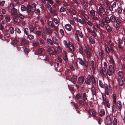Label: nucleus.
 I'll return each instance as SVG.
<instances>
[{"label":"nucleus","instance_id":"nucleus-37","mask_svg":"<svg viewBox=\"0 0 125 125\" xmlns=\"http://www.w3.org/2000/svg\"><path fill=\"white\" fill-rule=\"evenodd\" d=\"M118 74L120 78H123V74L122 71H119L118 72Z\"/></svg>","mask_w":125,"mask_h":125},{"label":"nucleus","instance_id":"nucleus-42","mask_svg":"<svg viewBox=\"0 0 125 125\" xmlns=\"http://www.w3.org/2000/svg\"><path fill=\"white\" fill-rule=\"evenodd\" d=\"M86 94L85 93H84L83 95V98L84 101L87 100V98L86 97Z\"/></svg>","mask_w":125,"mask_h":125},{"label":"nucleus","instance_id":"nucleus-4","mask_svg":"<svg viewBox=\"0 0 125 125\" xmlns=\"http://www.w3.org/2000/svg\"><path fill=\"white\" fill-rule=\"evenodd\" d=\"M84 52L86 53L87 57L88 60H90L91 58L92 55V53L87 49H84Z\"/></svg>","mask_w":125,"mask_h":125},{"label":"nucleus","instance_id":"nucleus-59","mask_svg":"<svg viewBox=\"0 0 125 125\" xmlns=\"http://www.w3.org/2000/svg\"><path fill=\"white\" fill-rule=\"evenodd\" d=\"M71 12L74 15H75L77 14V12L74 9L71 10Z\"/></svg>","mask_w":125,"mask_h":125},{"label":"nucleus","instance_id":"nucleus-9","mask_svg":"<svg viewBox=\"0 0 125 125\" xmlns=\"http://www.w3.org/2000/svg\"><path fill=\"white\" fill-rule=\"evenodd\" d=\"M103 18L102 19L103 21L106 23H108L110 22V18L108 17H103Z\"/></svg>","mask_w":125,"mask_h":125},{"label":"nucleus","instance_id":"nucleus-27","mask_svg":"<svg viewBox=\"0 0 125 125\" xmlns=\"http://www.w3.org/2000/svg\"><path fill=\"white\" fill-rule=\"evenodd\" d=\"M91 82L92 83L94 84H95L96 83V81L95 80V78L94 76L92 75L91 76Z\"/></svg>","mask_w":125,"mask_h":125},{"label":"nucleus","instance_id":"nucleus-19","mask_svg":"<svg viewBox=\"0 0 125 125\" xmlns=\"http://www.w3.org/2000/svg\"><path fill=\"white\" fill-rule=\"evenodd\" d=\"M104 47L105 48V50L106 52L108 53H109L110 52L109 48L106 45H104Z\"/></svg>","mask_w":125,"mask_h":125},{"label":"nucleus","instance_id":"nucleus-51","mask_svg":"<svg viewBox=\"0 0 125 125\" xmlns=\"http://www.w3.org/2000/svg\"><path fill=\"white\" fill-rule=\"evenodd\" d=\"M34 36L31 34H30L28 35V37L30 40H31L34 39Z\"/></svg>","mask_w":125,"mask_h":125},{"label":"nucleus","instance_id":"nucleus-1","mask_svg":"<svg viewBox=\"0 0 125 125\" xmlns=\"http://www.w3.org/2000/svg\"><path fill=\"white\" fill-rule=\"evenodd\" d=\"M104 11V8L102 6H100L98 9L97 10L96 13L101 18H103L104 15V14L103 13Z\"/></svg>","mask_w":125,"mask_h":125},{"label":"nucleus","instance_id":"nucleus-6","mask_svg":"<svg viewBox=\"0 0 125 125\" xmlns=\"http://www.w3.org/2000/svg\"><path fill=\"white\" fill-rule=\"evenodd\" d=\"M68 46L67 47L69 48V50L72 52H73L74 50V48L73 44L71 42H69Z\"/></svg>","mask_w":125,"mask_h":125},{"label":"nucleus","instance_id":"nucleus-55","mask_svg":"<svg viewBox=\"0 0 125 125\" xmlns=\"http://www.w3.org/2000/svg\"><path fill=\"white\" fill-rule=\"evenodd\" d=\"M122 21L120 19H116L115 22L117 23L116 24H121Z\"/></svg>","mask_w":125,"mask_h":125},{"label":"nucleus","instance_id":"nucleus-28","mask_svg":"<svg viewBox=\"0 0 125 125\" xmlns=\"http://www.w3.org/2000/svg\"><path fill=\"white\" fill-rule=\"evenodd\" d=\"M9 30H10V34H12L13 33L14 31V29L13 27H10L9 28Z\"/></svg>","mask_w":125,"mask_h":125},{"label":"nucleus","instance_id":"nucleus-38","mask_svg":"<svg viewBox=\"0 0 125 125\" xmlns=\"http://www.w3.org/2000/svg\"><path fill=\"white\" fill-rule=\"evenodd\" d=\"M116 106L115 105H113V106L112 109V113L114 114H115V113L116 112Z\"/></svg>","mask_w":125,"mask_h":125},{"label":"nucleus","instance_id":"nucleus-61","mask_svg":"<svg viewBox=\"0 0 125 125\" xmlns=\"http://www.w3.org/2000/svg\"><path fill=\"white\" fill-rule=\"evenodd\" d=\"M76 99L78 100L80 98L81 99L82 98L81 96L79 94H76Z\"/></svg>","mask_w":125,"mask_h":125},{"label":"nucleus","instance_id":"nucleus-14","mask_svg":"<svg viewBox=\"0 0 125 125\" xmlns=\"http://www.w3.org/2000/svg\"><path fill=\"white\" fill-rule=\"evenodd\" d=\"M64 27L67 30L69 31H70L72 29V27L69 24H66L64 26Z\"/></svg>","mask_w":125,"mask_h":125},{"label":"nucleus","instance_id":"nucleus-32","mask_svg":"<svg viewBox=\"0 0 125 125\" xmlns=\"http://www.w3.org/2000/svg\"><path fill=\"white\" fill-rule=\"evenodd\" d=\"M76 32L77 34V35H78V34L80 37L82 38L83 37V34L82 32L81 31L79 30H77L76 31Z\"/></svg>","mask_w":125,"mask_h":125},{"label":"nucleus","instance_id":"nucleus-41","mask_svg":"<svg viewBox=\"0 0 125 125\" xmlns=\"http://www.w3.org/2000/svg\"><path fill=\"white\" fill-rule=\"evenodd\" d=\"M99 24L102 27L104 28V23L102 20V21L99 22Z\"/></svg>","mask_w":125,"mask_h":125},{"label":"nucleus","instance_id":"nucleus-45","mask_svg":"<svg viewBox=\"0 0 125 125\" xmlns=\"http://www.w3.org/2000/svg\"><path fill=\"white\" fill-rule=\"evenodd\" d=\"M109 62L112 63L113 64H115L114 61V60L113 58L112 57H111L110 58V60Z\"/></svg>","mask_w":125,"mask_h":125},{"label":"nucleus","instance_id":"nucleus-46","mask_svg":"<svg viewBox=\"0 0 125 125\" xmlns=\"http://www.w3.org/2000/svg\"><path fill=\"white\" fill-rule=\"evenodd\" d=\"M68 87L69 89L71 91H74V87L72 85L71 86H70L69 85H68Z\"/></svg>","mask_w":125,"mask_h":125},{"label":"nucleus","instance_id":"nucleus-50","mask_svg":"<svg viewBox=\"0 0 125 125\" xmlns=\"http://www.w3.org/2000/svg\"><path fill=\"white\" fill-rule=\"evenodd\" d=\"M123 40H121L120 38H118L117 40V41L119 44H123Z\"/></svg>","mask_w":125,"mask_h":125},{"label":"nucleus","instance_id":"nucleus-36","mask_svg":"<svg viewBox=\"0 0 125 125\" xmlns=\"http://www.w3.org/2000/svg\"><path fill=\"white\" fill-rule=\"evenodd\" d=\"M46 30L48 32V34H50L52 32V31L51 29L50 28H47L46 27L45 28Z\"/></svg>","mask_w":125,"mask_h":125},{"label":"nucleus","instance_id":"nucleus-11","mask_svg":"<svg viewBox=\"0 0 125 125\" xmlns=\"http://www.w3.org/2000/svg\"><path fill=\"white\" fill-rule=\"evenodd\" d=\"M90 65L91 66L93 70H95V68L94 67V62L93 61L90 60L89 62Z\"/></svg>","mask_w":125,"mask_h":125},{"label":"nucleus","instance_id":"nucleus-15","mask_svg":"<svg viewBox=\"0 0 125 125\" xmlns=\"http://www.w3.org/2000/svg\"><path fill=\"white\" fill-rule=\"evenodd\" d=\"M118 109L119 111H120L122 108V104L121 101H118L117 102Z\"/></svg>","mask_w":125,"mask_h":125},{"label":"nucleus","instance_id":"nucleus-58","mask_svg":"<svg viewBox=\"0 0 125 125\" xmlns=\"http://www.w3.org/2000/svg\"><path fill=\"white\" fill-rule=\"evenodd\" d=\"M60 11L61 12H63L65 11L66 9L63 7H62L60 9Z\"/></svg>","mask_w":125,"mask_h":125},{"label":"nucleus","instance_id":"nucleus-29","mask_svg":"<svg viewBox=\"0 0 125 125\" xmlns=\"http://www.w3.org/2000/svg\"><path fill=\"white\" fill-rule=\"evenodd\" d=\"M47 44L50 45H52L53 44L52 41L50 39L48 38L47 39Z\"/></svg>","mask_w":125,"mask_h":125},{"label":"nucleus","instance_id":"nucleus-40","mask_svg":"<svg viewBox=\"0 0 125 125\" xmlns=\"http://www.w3.org/2000/svg\"><path fill=\"white\" fill-rule=\"evenodd\" d=\"M34 12L35 13H36L37 15H39L40 13V11L38 9H35L34 10Z\"/></svg>","mask_w":125,"mask_h":125},{"label":"nucleus","instance_id":"nucleus-63","mask_svg":"<svg viewBox=\"0 0 125 125\" xmlns=\"http://www.w3.org/2000/svg\"><path fill=\"white\" fill-rule=\"evenodd\" d=\"M91 33H92V35L93 36L95 37L97 36V34L94 31H92L91 32Z\"/></svg>","mask_w":125,"mask_h":125},{"label":"nucleus","instance_id":"nucleus-54","mask_svg":"<svg viewBox=\"0 0 125 125\" xmlns=\"http://www.w3.org/2000/svg\"><path fill=\"white\" fill-rule=\"evenodd\" d=\"M85 21L84 20H82L79 19L78 20V22H79L80 23L82 24H84V22Z\"/></svg>","mask_w":125,"mask_h":125},{"label":"nucleus","instance_id":"nucleus-60","mask_svg":"<svg viewBox=\"0 0 125 125\" xmlns=\"http://www.w3.org/2000/svg\"><path fill=\"white\" fill-rule=\"evenodd\" d=\"M53 21L56 24H57L59 23V21L56 18H53Z\"/></svg>","mask_w":125,"mask_h":125},{"label":"nucleus","instance_id":"nucleus-47","mask_svg":"<svg viewBox=\"0 0 125 125\" xmlns=\"http://www.w3.org/2000/svg\"><path fill=\"white\" fill-rule=\"evenodd\" d=\"M79 52L80 53L82 54L83 53V49L82 47H80L79 48Z\"/></svg>","mask_w":125,"mask_h":125},{"label":"nucleus","instance_id":"nucleus-56","mask_svg":"<svg viewBox=\"0 0 125 125\" xmlns=\"http://www.w3.org/2000/svg\"><path fill=\"white\" fill-rule=\"evenodd\" d=\"M44 49L42 48H40L38 51V53L39 54H41L43 52Z\"/></svg>","mask_w":125,"mask_h":125},{"label":"nucleus","instance_id":"nucleus-17","mask_svg":"<svg viewBox=\"0 0 125 125\" xmlns=\"http://www.w3.org/2000/svg\"><path fill=\"white\" fill-rule=\"evenodd\" d=\"M104 52H100L99 53V57L100 59V60L102 61L104 59L103 54Z\"/></svg>","mask_w":125,"mask_h":125},{"label":"nucleus","instance_id":"nucleus-7","mask_svg":"<svg viewBox=\"0 0 125 125\" xmlns=\"http://www.w3.org/2000/svg\"><path fill=\"white\" fill-rule=\"evenodd\" d=\"M78 83L80 85H82L84 81V76H81L78 78Z\"/></svg>","mask_w":125,"mask_h":125},{"label":"nucleus","instance_id":"nucleus-2","mask_svg":"<svg viewBox=\"0 0 125 125\" xmlns=\"http://www.w3.org/2000/svg\"><path fill=\"white\" fill-rule=\"evenodd\" d=\"M77 59V61L82 66L84 65L86 68L88 67V61L85 60L84 62L83 60L80 58H78Z\"/></svg>","mask_w":125,"mask_h":125},{"label":"nucleus","instance_id":"nucleus-44","mask_svg":"<svg viewBox=\"0 0 125 125\" xmlns=\"http://www.w3.org/2000/svg\"><path fill=\"white\" fill-rule=\"evenodd\" d=\"M91 112L93 116L94 117H95L96 113L95 110L93 109H92L91 110Z\"/></svg>","mask_w":125,"mask_h":125},{"label":"nucleus","instance_id":"nucleus-3","mask_svg":"<svg viewBox=\"0 0 125 125\" xmlns=\"http://www.w3.org/2000/svg\"><path fill=\"white\" fill-rule=\"evenodd\" d=\"M115 72V69L114 66L112 65H110L109 67V68L107 70V74L111 76Z\"/></svg>","mask_w":125,"mask_h":125},{"label":"nucleus","instance_id":"nucleus-12","mask_svg":"<svg viewBox=\"0 0 125 125\" xmlns=\"http://www.w3.org/2000/svg\"><path fill=\"white\" fill-rule=\"evenodd\" d=\"M31 6L30 5L28 4L27 6L26 10L27 11V13L29 14V13H30L31 12Z\"/></svg>","mask_w":125,"mask_h":125},{"label":"nucleus","instance_id":"nucleus-22","mask_svg":"<svg viewBox=\"0 0 125 125\" xmlns=\"http://www.w3.org/2000/svg\"><path fill=\"white\" fill-rule=\"evenodd\" d=\"M27 42L26 40L25 39H23L22 40L21 44V46H23L25 45L26 44Z\"/></svg>","mask_w":125,"mask_h":125},{"label":"nucleus","instance_id":"nucleus-10","mask_svg":"<svg viewBox=\"0 0 125 125\" xmlns=\"http://www.w3.org/2000/svg\"><path fill=\"white\" fill-rule=\"evenodd\" d=\"M77 76H76L73 75L70 79V81L74 83H75V81L77 80Z\"/></svg>","mask_w":125,"mask_h":125},{"label":"nucleus","instance_id":"nucleus-26","mask_svg":"<svg viewBox=\"0 0 125 125\" xmlns=\"http://www.w3.org/2000/svg\"><path fill=\"white\" fill-rule=\"evenodd\" d=\"M48 25L51 28H52L54 27H55V26L54 25L53 22L51 21H50L48 22Z\"/></svg>","mask_w":125,"mask_h":125},{"label":"nucleus","instance_id":"nucleus-64","mask_svg":"<svg viewBox=\"0 0 125 125\" xmlns=\"http://www.w3.org/2000/svg\"><path fill=\"white\" fill-rule=\"evenodd\" d=\"M19 18L21 19H22L24 18V16L21 13H19L18 14Z\"/></svg>","mask_w":125,"mask_h":125},{"label":"nucleus","instance_id":"nucleus-39","mask_svg":"<svg viewBox=\"0 0 125 125\" xmlns=\"http://www.w3.org/2000/svg\"><path fill=\"white\" fill-rule=\"evenodd\" d=\"M24 52L26 54H28L30 52L29 49L26 48H25L24 50Z\"/></svg>","mask_w":125,"mask_h":125},{"label":"nucleus","instance_id":"nucleus-62","mask_svg":"<svg viewBox=\"0 0 125 125\" xmlns=\"http://www.w3.org/2000/svg\"><path fill=\"white\" fill-rule=\"evenodd\" d=\"M83 16L84 17L85 19L86 20H88L89 19V17L87 14H82Z\"/></svg>","mask_w":125,"mask_h":125},{"label":"nucleus","instance_id":"nucleus-16","mask_svg":"<svg viewBox=\"0 0 125 125\" xmlns=\"http://www.w3.org/2000/svg\"><path fill=\"white\" fill-rule=\"evenodd\" d=\"M64 54L63 55V59L64 60L67 62H68V59L67 56V53L66 51H65L64 52Z\"/></svg>","mask_w":125,"mask_h":125},{"label":"nucleus","instance_id":"nucleus-24","mask_svg":"<svg viewBox=\"0 0 125 125\" xmlns=\"http://www.w3.org/2000/svg\"><path fill=\"white\" fill-rule=\"evenodd\" d=\"M123 78H119L118 80L119 85L120 86H122L124 84V82L122 79Z\"/></svg>","mask_w":125,"mask_h":125},{"label":"nucleus","instance_id":"nucleus-52","mask_svg":"<svg viewBox=\"0 0 125 125\" xmlns=\"http://www.w3.org/2000/svg\"><path fill=\"white\" fill-rule=\"evenodd\" d=\"M60 32L62 36H64V32L63 29H61L60 30Z\"/></svg>","mask_w":125,"mask_h":125},{"label":"nucleus","instance_id":"nucleus-31","mask_svg":"<svg viewBox=\"0 0 125 125\" xmlns=\"http://www.w3.org/2000/svg\"><path fill=\"white\" fill-rule=\"evenodd\" d=\"M91 90L93 95H96V91L94 88H92Z\"/></svg>","mask_w":125,"mask_h":125},{"label":"nucleus","instance_id":"nucleus-5","mask_svg":"<svg viewBox=\"0 0 125 125\" xmlns=\"http://www.w3.org/2000/svg\"><path fill=\"white\" fill-rule=\"evenodd\" d=\"M91 76L90 74L88 75L87 78L85 80V82L88 85L91 84Z\"/></svg>","mask_w":125,"mask_h":125},{"label":"nucleus","instance_id":"nucleus-8","mask_svg":"<svg viewBox=\"0 0 125 125\" xmlns=\"http://www.w3.org/2000/svg\"><path fill=\"white\" fill-rule=\"evenodd\" d=\"M117 17H116L114 15H112L110 17V21H111L113 23L115 22L116 21V19L117 18Z\"/></svg>","mask_w":125,"mask_h":125},{"label":"nucleus","instance_id":"nucleus-48","mask_svg":"<svg viewBox=\"0 0 125 125\" xmlns=\"http://www.w3.org/2000/svg\"><path fill=\"white\" fill-rule=\"evenodd\" d=\"M90 41L91 43L92 44H94L95 43V42L94 40V39L92 38V37H91L90 38Z\"/></svg>","mask_w":125,"mask_h":125},{"label":"nucleus","instance_id":"nucleus-35","mask_svg":"<svg viewBox=\"0 0 125 125\" xmlns=\"http://www.w3.org/2000/svg\"><path fill=\"white\" fill-rule=\"evenodd\" d=\"M26 7L24 5H22L21 7V11H24L26 10Z\"/></svg>","mask_w":125,"mask_h":125},{"label":"nucleus","instance_id":"nucleus-34","mask_svg":"<svg viewBox=\"0 0 125 125\" xmlns=\"http://www.w3.org/2000/svg\"><path fill=\"white\" fill-rule=\"evenodd\" d=\"M90 13L91 15L93 16H94L95 14V11L93 9H92L90 11Z\"/></svg>","mask_w":125,"mask_h":125},{"label":"nucleus","instance_id":"nucleus-43","mask_svg":"<svg viewBox=\"0 0 125 125\" xmlns=\"http://www.w3.org/2000/svg\"><path fill=\"white\" fill-rule=\"evenodd\" d=\"M15 30L16 32L19 34H20L21 32L20 29L18 27H16L15 28Z\"/></svg>","mask_w":125,"mask_h":125},{"label":"nucleus","instance_id":"nucleus-18","mask_svg":"<svg viewBox=\"0 0 125 125\" xmlns=\"http://www.w3.org/2000/svg\"><path fill=\"white\" fill-rule=\"evenodd\" d=\"M54 50V49L53 48V49H52L51 48H50L48 49V51L50 54L51 55H53L54 53V52L53 51V50Z\"/></svg>","mask_w":125,"mask_h":125},{"label":"nucleus","instance_id":"nucleus-57","mask_svg":"<svg viewBox=\"0 0 125 125\" xmlns=\"http://www.w3.org/2000/svg\"><path fill=\"white\" fill-rule=\"evenodd\" d=\"M109 43L110 45L114 47V43L112 41L110 40L109 41Z\"/></svg>","mask_w":125,"mask_h":125},{"label":"nucleus","instance_id":"nucleus-25","mask_svg":"<svg viewBox=\"0 0 125 125\" xmlns=\"http://www.w3.org/2000/svg\"><path fill=\"white\" fill-rule=\"evenodd\" d=\"M100 73H102V74L103 75L105 76V75H107V71H106V69H104L103 68H102V70H101L100 71Z\"/></svg>","mask_w":125,"mask_h":125},{"label":"nucleus","instance_id":"nucleus-20","mask_svg":"<svg viewBox=\"0 0 125 125\" xmlns=\"http://www.w3.org/2000/svg\"><path fill=\"white\" fill-rule=\"evenodd\" d=\"M106 29L107 31L109 32L110 33L112 31V30L111 28L108 25H107L106 27Z\"/></svg>","mask_w":125,"mask_h":125},{"label":"nucleus","instance_id":"nucleus-33","mask_svg":"<svg viewBox=\"0 0 125 125\" xmlns=\"http://www.w3.org/2000/svg\"><path fill=\"white\" fill-rule=\"evenodd\" d=\"M57 50L59 53H61L62 52V50L61 47L59 46H58L57 47Z\"/></svg>","mask_w":125,"mask_h":125},{"label":"nucleus","instance_id":"nucleus-23","mask_svg":"<svg viewBox=\"0 0 125 125\" xmlns=\"http://www.w3.org/2000/svg\"><path fill=\"white\" fill-rule=\"evenodd\" d=\"M39 41L40 45H43L45 44V42L44 41V39L42 38H40L39 39Z\"/></svg>","mask_w":125,"mask_h":125},{"label":"nucleus","instance_id":"nucleus-30","mask_svg":"<svg viewBox=\"0 0 125 125\" xmlns=\"http://www.w3.org/2000/svg\"><path fill=\"white\" fill-rule=\"evenodd\" d=\"M106 120L108 122V123H109L110 125H111L112 124L111 121V119L110 117V116H107L106 117Z\"/></svg>","mask_w":125,"mask_h":125},{"label":"nucleus","instance_id":"nucleus-53","mask_svg":"<svg viewBox=\"0 0 125 125\" xmlns=\"http://www.w3.org/2000/svg\"><path fill=\"white\" fill-rule=\"evenodd\" d=\"M14 43L15 44H17L19 42V40L17 38H15L13 40Z\"/></svg>","mask_w":125,"mask_h":125},{"label":"nucleus","instance_id":"nucleus-49","mask_svg":"<svg viewBox=\"0 0 125 125\" xmlns=\"http://www.w3.org/2000/svg\"><path fill=\"white\" fill-rule=\"evenodd\" d=\"M24 32L26 35L28 34V29L27 28H25L24 29Z\"/></svg>","mask_w":125,"mask_h":125},{"label":"nucleus","instance_id":"nucleus-21","mask_svg":"<svg viewBox=\"0 0 125 125\" xmlns=\"http://www.w3.org/2000/svg\"><path fill=\"white\" fill-rule=\"evenodd\" d=\"M105 114V112L104 110L102 109L100 110L99 115L100 116H102L104 115Z\"/></svg>","mask_w":125,"mask_h":125},{"label":"nucleus","instance_id":"nucleus-13","mask_svg":"<svg viewBox=\"0 0 125 125\" xmlns=\"http://www.w3.org/2000/svg\"><path fill=\"white\" fill-rule=\"evenodd\" d=\"M17 10L14 8H13L11 11V14L12 15H15L17 13Z\"/></svg>","mask_w":125,"mask_h":125}]
</instances>
